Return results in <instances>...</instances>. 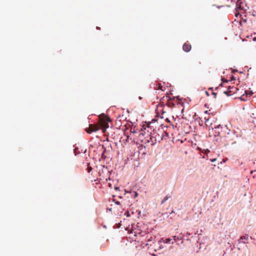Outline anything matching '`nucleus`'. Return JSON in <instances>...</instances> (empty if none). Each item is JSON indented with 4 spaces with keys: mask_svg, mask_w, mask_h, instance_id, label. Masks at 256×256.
Masks as SVG:
<instances>
[{
    "mask_svg": "<svg viewBox=\"0 0 256 256\" xmlns=\"http://www.w3.org/2000/svg\"><path fill=\"white\" fill-rule=\"evenodd\" d=\"M110 121V118L103 114L98 116V121L96 124H89V127L86 128V130L88 133L90 134L101 130L104 133L106 129L109 127L108 122Z\"/></svg>",
    "mask_w": 256,
    "mask_h": 256,
    "instance_id": "obj_1",
    "label": "nucleus"
},
{
    "mask_svg": "<svg viewBox=\"0 0 256 256\" xmlns=\"http://www.w3.org/2000/svg\"><path fill=\"white\" fill-rule=\"evenodd\" d=\"M238 90V89L234 86H228V90L224 91V93L228 96H230L232 94L236 93Z\"/></svg>",
    "mask_w": 256,
    "mask_h": 256,
    "instance_id": "obj_2",
    "label": "nucleus"
},
{
    "mask_svg": "<svg viewBox=\"0 0 256 256\" xmlns=\"http://www.w3.org/2000/svg\"><path fill=\"white\" fill-rule=\"evenodd\" d=\"M156 132H154L153 134L150 133V140L152 142V144H154L157 141L158 142H160V139H157L156 136L157 134H156Z\"/></svg>",
    "mask_w": 256,
    "mask_h": 256,
    "instance_id": "obj_3",
    "label": "nucleus"
},
{
    "mask_svg": "<svg viewBox=\"0 0 256 256\" xmlns=\"http://www.w3.org/2000/svg\"><path fill=\"white\" fill-rule=\"evenodd\" d=\"M191 48H192V46L190 44H188V42H185L183 46H182V49L184 52H188L190 50Z\"/></svg>",
    "mask_w": 256,
    "mask_h": 256,
    "instance_id": "obj_4",
    "label": "nucleus"
},
{
    "mask_svg": "<svg viewBox=\"0 0 256 256\" xmlns=\"http://www.w3.org/2000/svg\"><path fill=\"white\" fill-rule=\"evenodd\" d=\"M253 94V92H245V94H242L241 96H240V99L242 100H244V101H246V96L248 95L249 96H250L252 95Z\"/></svg>",
    "mask_w": 256,
    "mask_h": 256,
    "instance_id": "obj_5",
    "label": "nucleus"
},
{
    "mask_svg": "<svg viewBox=\"0 0 256 256\" xmlns=\"http://www.w3.org/2000/svg\"><path fill=\"white\" fill-rule=\"evenodd\" d=\"M248 235L246 234L240 238V242H243L244 244L247 243L248 240Z\"/></svg>",
    "mask_w": 256,
    "mask_h": 256,
    "instance_id": "obj_6",
    "label": "nucleus"
},
{
    "mask_svg": "<svg viewBox=\"0 0 256 256\" xmlns=\"http://www.w3.org/2000/svg\"><path fill=\"white\" fill-rule=\"evenodd\" d=\"M163 242L166 244H173L174 243V242L172 240V239L170 238H166L164 240H163Z\"/></svg>",
    "mask_w": 256,
    "mask_h": 256,
    "instance_id": "obj_7",
    "label": "nucleus"
},
{
    "mask_svg": "<svg viewBox=\"0 0 256 256\" xmlns=\"http://www.w3.org/2000/svg\"><path fill=\"white\" fill-rule=\"evenodd\" d=\"M166 104L168 105V107H172V106H174V104L172 102V99L171 98H169L168 100V102H166Z\"/></svg>",
    "mask_w": 256,
    "mask_h": 256,
    "instance_id": "obj_8",
    "label": "nucleus"
},
{
    "mask_svg": "<svg viewBox=\"0 0 256 256\" xmlns=\"http://www.w3.org/2000/svg\"><path fill=\"white\" fill-rule=\"evenodd\" d=\"M170 198V196H166L164 199L161 202V204H162L165 202L166 201L168 198Z\"/></svg>",
    "mask_w": 256,
    "mask_h": 256,
    "instance_id": "obj_9",
    "label": "nucleus"
},
{
    "mask_svg": "<svg viewBox=\"0 0 256 256\" xmlns=\"http://www.w3.org/2000/svg\"><path fill=\"white\" fill-rule=\"evenodd\" d=\"M156 86H156V89H158V90H164L162 89V86L161 85V84H158Z\"/></svg>",
    "mask_w": 256,
    "mask_h": 256,
    "instance_id": "obj_10",
    "label": "nucleus"
},
{
    "mask_svg": "<svg viewBox=\"0 0 256 256\" xmlns=\"http://www.w3.org/2000/svg\"><path fill=\"white\" fill-rule=\"evenodd\" d=\"M173 240H174V242H176L178 240H180V238L178 237L174 236H173Z\"/></svg>",
    "mask_w": 256,
    "mask_h": 256,
    "instance_id": "obj_11",
    "label": "nucleus"
},
{
    "mask_svg": "<svg viewBox=\"0 0 256 256\" xmlns=\"http://www.w3.org/2000/svg\"><path fill=\"white\" fill-rule=\"evenodd\" d=\"M156 134H157L156 138L158 140L160 139V141L162 140V138L160 136L159 134L156 133Z\"/></svg>",
    "mask_w": 256,
    "mask_h": 256,
    "instance_id": "obj_12",
    "label": "nucleus"
},
{
    "mask_svg": "<svg viewBox=\"0 0 256 256\" xmlns=\"http://www.w3.org/2000/svg\"><path fill=\"white\" fill-rule=\"evenodd\" d=\"M204 120H205V122H206V123H208V121H209V118L204 117Z\"/></svg>",
    "mask_w": 256,
    "mask_h": 256,
    "instance_id": "obj_13",
    "label": "nucleus"
},
{
    "mask_svg": "<svg viewBox=\"0 0 256 256\" xmlns=\"http://www.w3.org/2000/svg\"><path fill=\"white\" fill-rule=\"evenodd\" d=\"M87 169H88V172H90L92 171V168L90 166L88 167Z\"/></svg>",
    "mask_w": 256,
    "mask_h": 256,
    "instance_id": "obj_14",
    "label": "nucleus"
},
{
    "mask_svg": "<svg viewBox=\"0 0 256 256\" xmlns=\"http://www.w3.org/2000/svg\"><path fill=\"white\" fill-rule=\"evenodd\" d=\"M220 124H219V125H218V126H214V128L212 127V128H214V129L218 128H220Z\"/></svg>",
    "mask_w": 256,
    "mask_h": 256,
    "instance_id": "obj_15",
    "label": "nucleus"
},
{
    "mask_svg": "<svg viewBox=\"0 0 256 256\" xmlns=\"http://www.w3.org/2000/svg\"><path fill=\"white\" fill-rule=\"evenodd\" d=\"M212 94L214 96V98H216V92H213Z\"/></svg>",
    "mask_w": 256,
    "mask_h": 256,
    "instance_id": "obj_16",
    "label": "nucleus"
},
{
    "mask_svg": "<svg viewBox=\"0 0 256 256\" xmlns=\"http://www.w3.org/2000/svg\"><path fill=\"white\" fill-rule=\"evenodd\" d=\"M238 15H239V13L238 12H236V13L235 14V16L236 17H238Z\"/></svg>",
    "mask_w": 256,
    "mask_h": 256,
    "instance_id": "obj_17",
    "label": "nucleus"
},
{
    "mask_svg": "<svg viewBox=\"0 0 256 256\" xmlns=\"http://www.w3.org/2000/svg\"><path fill=\"white\" fill-rule=\"evenodd\" d=\"M116 204H120V203L119 202H116Z\"/></svg>",
    "mask_w": 256,
    "mask_h": 256,
    "instance_id": "obj_18",
    "label": "nucleus"
},
{
    "mask_svg": "<svg viewBox=\"0 0 256 256\" xmlns=\"http://www.w3.org/2000/svg\"><path fill=\"white\" fill-rule=\"evenodd\" d=\"M204 113H206V114H208V110H206V111L204 112Z\"/></svg>",
    "mask_w": 256,
    "mask_h": 256,
    "instance_id": "obj_19",
    "label": "nucleus"
},
{
    "mask_svg": "<svg viewBox=\"0 0 256 256\" xmlns=\"http://www.w3.org/2000/svg\"><path fill=\"white\" fill-rule=\"evenodd\" d=\"M146 246H148V243H146L144 244Z\"/></svg>",
    "mask_w": 256,
    "mask_h": 256,
    "instance_id": "obj_20",
    "label": "nucleus"
},
{
    "mask_svg": "<svg viewBox=\"0 0 256 256\" xmlns=\"http://www.w3.org/2000/svg\"><path fill=\"white\" fill-rule=\"evenodd\" d=\"M215 160H216V159H214V160H212V162H214V161H215Z\"/></svg>",
    "mask_w": 256,
    "mask_h": 256,
    "instance_id": "obj_21",
    "label": "nucleus"
},
{
    "mask_svg": "<svg viewBox=\"0 0 256 256\" xmlns=\"http://www.w3.org/2000/svg\"><path fill=\"white\" fill-rule=\"evenodd\" d=\"M256 40V38H254V40Z\"/></svg>",
    "mask_w": 256,
    "mask_h": 256,
    "instance_id": "obj_22",
    "label": "nucleus"
},
{
    "mask_svg": "<svg viewBox=\"0 0 256 256\" xmlns=\"http://www.w3.org/2000/svg\"><path fill=\"white\" fill-rule=\"evenodd\" d=\"M240 8V7L237 8L236 10H238V9Z\"/></svg>",
    "mask_w": 256,
    "mask_h": 256,
    "instance_id": "obj_23",
    "label": "nucleus"
}]
</instances>
